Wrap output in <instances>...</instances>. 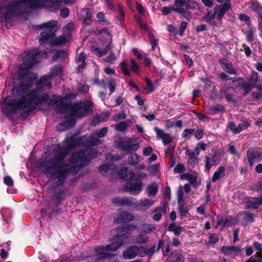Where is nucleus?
<instances>
[{"mask_svg":"<svg viewBox=\"0 0 262 262\" xmlns=\"http://www.w3.org/2000/svg\"><path fill=\"white\" fill-rule=\"evenodd\" d=\"M119 174L121 179L126 181H128L135 177L134 172L129 170L126 167L121 168L119 171Z\"/></svg>","mask_w":262,"mask_h":262,"instance_id":"a878e982","label":"nucleus"},{"mask_svg":"<svg viewBox=\"0 0 262 262\" xmlns=\"http://www.w3.org/2000/svg\"><path fill=\"white\" fill-rule=\"evenodd\" d=\"M45 0H11L5 5L0 4V21L7 22L15 17H18L31 11L45 7Z\"/></svg>","mask_w":262,"mask_h":262,"instance_id":"7ed1b4c3","label":"nucleus"},{"mask_svg":"<svg viewBox=\"0 0 262 262\" xmlns=\"http://www.w3.org/2000/svg\"><path fill=\"white\" fill-rule=\"evenodd\" d=\"M250 126V123L247 120H244L242 123L238 125V134Z\"/></svg>","mask_w":262,"mask_h":262,"instance_id":"052dcab7","label":"nucleus"},{"mask_svg":"<svg viewBox=\"0 0 262 262\" xmlns=\"http://www.w3.org/2000/svg\"><path fill=\"white\" fill-rule=\"evenodd\" d=\"M50 76L48 75L42 76L38 81H35L34 84H35L36 88L34 90H38L43 92L45 87L48 86L50 88L51 87V84L50 82ZM36 80H37V79Z\"/></svg>","mask_w":262,"mask_h":262,"instance_id":"aec40b11","label":"nucleus"},{"mask_svg":"<svg viewBox=\"0 0 262 262\" xmlns=\"http://www.w3.org/2000/svg\"><path fill=\"white\" fill-rule=\"evenodd\" d=\"M225 111V108L224 106L220 103L211 105L208 110L209 114L211 115H215L216 114H223Z\"/></svg>","mask_w":262,"mask_h":262,"instance_id":"c756f323","label":"nucleus"},{"mask_svg":"<svg viewBox=\"0 0 262 262\" xmlns=\"http://www.w3.org/2000/svg\"><path fill=\"white\" fill-rule=\"evenodd\" d=\"M254 32L252 29L247 30L246 32V40L248 42H252L254 38Z\"/></svg>","mask_w":262,"mask_h":262,"instance_id":"69168bd1","label":"nucleus"},{"mask_svg":"<svg viewBox=\"0 0 262 262\" xmlns=\"http://www.w3.org/2000/svg\"><path fill=\"white\" fill-rule=\"evenodd\" d=\"M119 67L124 75L127 76L131 75V73L127 68V63L126 61H123L121 62L119 64Z\"/></svg>","mask_w":262,"mask_h":262,"instance_id":"09e8293b","label":"nucleus"},{"mask_svg":"<svg viewBox=\"0 0 262 262\" xmlns=\"http://www.w3.org/2000/svg\"><path fill=\"white\" fill-rule=\"evenodd\" d=\"M243 219L247 222L252 223L254 221L253 214L250 211H245Z\"/></svg>","mask_w":262,"mask_h":262,"instance_id":"4d7b16f0","label":"nucleus"},{"mask_svg":"<svg viewBox=\"0 0 262 262\" xmlns=\"http://www.w3.org/2000/svg\"><path fill=\"white\" fill-rule=\"evenodd\" d=\"M63 194L62 192H56L53 196L52 200L53 202V204L57 207L63 200Z\"/></svg>","mask_w":262,"mask_h":262,"instance_id":"37998d69","label":"nucleus"},{"mask_svg":"<svg viewBox=\"0 0 262 262\" xmlns=\"http://www.w3.org/2000/svg\"><path fill=\"white\" fill-rule=\"evenodd\" d=\"M219 6L224 12L226 13V12L231 8L230 0H225V2L223 4L219 5Z\"/></svg>","mask_w":262,"mask_h":262,"instance_id":"6e6d98bb","label":"nucleus"},{"mask_svg":"<svg viewBox=\"0 0 262 262\" xmlns=\"http://www.w3.org/2000/svg\"><path fill=\"white\" fill-rule=\"evenodd\" d=\"M97 157V152L94 148L82 149L79 151L73 152L70 157L69 161L73 165H76L80 162L83 166H85Z\"/></svg>","mask_w":262,"mask_h":262,"instance_id":"0eeeda50","label":"nucleus"},{"mask_svg":"<svg viewBox=\"0 0 262 262\" xmlns=\"http://www.w3.org/2000/svg\"><path fill=\"white\" fill-rule=\"evenodd\" d=\"M167 202L166 201L163 206H158L154 209L151 210V213H156L152 216L153 220L159 222L162 218V213L165 214L166 213V204Z\"/></svg>","mask_w":262,"mask_h":262,"instance_id":"5701e85b","label":"nucleus"},{"mask_svg":"<svg viewBox=\"0 0 262 262\" xmlns=\"http://www.w3.org/2000/svg\"><path fill=\"white\" fill-rule=\"evenodd\" d=\"M252 9L258 15L262 13V5L258 2L252 3L251 4Z\"/></svg>","mask_w":262,"mask_h":262,"instance_id":"5fc2aeb1","label":"nucleus"},{"mask_svg":"<svg viewBox=\"0 0 262 262\" xmlns=\"http://www.w3.org/2000/svg\"><path fill=\"white\" fill-rule=\"evenodd\" d=\"M187 26V23L186 21L181 22L180 27L177 31V34H178L180 36H183L184 34V31H185Z\"/></svg>","mask_w":262,"mask_h":262,"instance_id":"e2e57ef3","label":"nucleus"},{"mask_svg":"<svg viewBox=\"0 0 262 262\" xmlns=\"http://www.w3.org/2000/svg\"><path fill=\"white\" fill-rule=\"evenodd\" d=\"M154 204V201L149 199H145L141 200L140 202L136 206V208L138 210H145L150 207Z\"/></svg>","mask_w":262,"mask_h":262,"instance_id":"72a5a7b5","label":"nucleus"},{"mask_svg":"<svg viewBox=\"0 0 262 262\" xmlns=\"http://www.w3.org/2000/svg\"><path fill=\"white\" fill-rule=\"evenodd\" d=\"M102 85L104 89H105L106 88H108L110 90V94H112L115 92L116 90V80L112 78L106 79V82H105L104 80L102 81Z\"/></svg>","mask_w":262,"mask_h":262,"instance_id":"bb28decb","label":"nucleus"},{"mask_svg":"<svg viewBox=\"0 0 262 262\" xmlns=\"http://www.w3.org/2000/svg\"><path fill=\"white\" fill-rule=\"evenodd\" d=\"M241 248L235 246H223L221 248V252L225 256H229L235 258L241 252Z\"/></svg>","mask_w":262,"mask_h":262,"instance_id":"a211bd4d","label":"nucleus"},{"mask_svg":"<svg viewBox=\"0 0 262 262\" xmlns=\"http://www.w3.org/2000/svg\"><path fill=\"white\" fill-rule=\"evenodd\" d=\"M234 89L232 86H228L224 90H221V94H224L226 100L228 102L235 103L236 100L233 98Z\"/></svg>","mask_w":262,"mask_h":262,"instance_id":"b1692460","label":"nucleus"},{"mask_svg":"<svg viewBox=\"0 0 262 262\" xmlns=\"http://www.w3.org/2000/svg\"><path fill=\"white\" fill-rule=\"evenodd\" d=\"M92 11L90 8H84L81 10L79 17L83 20H92Z\"/></svg>","mask_w":262,"mask_h":262,"instance_id":"4c0bfd02","label":"nucleus"},{"mask_svg":"<svg viewBox=\"0 0 262 262\" xmlns=\"http://www.w3.org/2000/svg\"><path fill=\"white\" fill-rule=\"evenodd\" d=\"M209 243L215 244L219 241V235L216 233L210 234L209 236Z\"/></svg>","mask_w":262,"mask_h":262,"instance_id":"774afa93","label":"nucleus"},{"mask_svg":"<svg viewBox=\"0 0 262 262\" xmlns=\"http://www.w3.org/2000/svg\"><path fill=\"white\" fill-rule=\"evenodd\" d=\"M246 262H262V251H257L251 256Z\"/></svg>","mask_w":262,"mask_h":262,"instance_id":"a18cd8bd","label":"nucleus"},{"mask_svg":"<svg viewBox=\"0 0 262 262\" xmlns=\"http://www.w3.org/2000/svg\"><path fill=\"white\" fill-rule=\"evenodd\" d=\"M158 191V185L153 183L148 187V192L149 195H156Z\"/></svg>","mask_w":262,"mask_h":262,"instance_id":"13d9d810","label":"nucleus"},{"mask_svg":"<svg viewBox=\"0 0 262 262\" xmlns=\"http://www.w3.org/2000/svg\"><path fill=\"white\" fill-rule=\"evenodd\" d=\"M67 144L70 149L73 150L77 147L84 145L83 137H77L75 135H73L67 139Z\"/></svg>","mask_w":262,"mask_h":262,"instance_id":"f3484780","label":"nucleus"},{"mask_svg":"<svg viewBox=\"0 0 262 262\" xmlns=\"http://www.w3.org/2000/svg\"><path fill=\"white\" fill-rule=\"evenodd\" d=\"M40 54V52L37 50L30 51L23 57V63L20 64L18 68V74L26 75L27 77H34L37 79V76L30 72V69L36 62V57Z\"/></svg>","mask_w":262,"mask_h":262,"instance_id":"39448f33","label":"nucleus"},{"mask_svg":"<svg viewBox=\"0 0 262 262\" xmlns=\"http://www.w3.org/2000/svg\"><path fill=\"white\" fill-rule=\"evenodd\" d=\"M144 249L145 247L143 246L138 247L135 245L130 246L123 252L122 255L125 259H133L138 255L140 250Z\"/></svg>","mask_w":262,"mask_h":262,"instance_id":"dca6fc26","label":"nucleus"},{"mask_svg":"<svg viewBox=\"0 0 262 262\" xmlns=\"http://www.w3.org/2000/svg\"><path fill=\"white\" fill-rule=\"evenodd\" d=\"M164 245V241L163 239L159 240L157 248L156 249V245L152 246L149 249L145 250L144 253L147 255L148 258H150L154 254L156 251H158Z\"/></svg>","mask_w":262,"mask_h":262,"instance_id":"473e14b6","label":"nucleus"},{"mask_svg":"<svg viewBox=\"0 0 262 262\" xmlns=\"http://www.w3.org/2000/svg\"><path fill=\"white\" fill-rule=\"evenodd\" d=\"M186 153L187 155L188 156V163L189 164H190L192 166H194L198 163L199 159L196 156H194V153L192 151L188 149L186 150Z\"/></svg>","mask_w":262,"mask_h":262,"instance_id":"ea45409f","label":"nucleus"},{"mask_svg":"<svg viewBox=\"0 0 262 262\" xmlns=\"http://www.w3.org/2000/svg\"><path fill=\"white\" fill-rule=\"evenodd\" d=\"M227 128L229 129L233 134L236 135L238 134V126H236V124L233 122H229L227 125Z\"/></svg>","mask_w":262,"mask_h":262,"instance_id":"864d4df0","label":"nucleus"},{"mask_svg":"<svg viewBox=\"0 0 262 262\" xmlns=\"http://www.w3.org/2000/svg\"><path fill=\"white\" fill-rule=\"evenodd\" d=\"M178 210L181 218H188L190 216V213H189V208H188V206L179 208Z\"/></svg>","mask_w":262,"mask_h":262,"instance_id":"8fccbe9b","label":"nucleus"},{"mask_svg":"<svg viewBox=\"0 0 262 262\" xmlns=\"http://www.w3.org/2000/svg\"><path fill=\"white\" fill-rule=\"evenodd\" d=\"M58 21L55 20H50L37 26L39 30L45 29L40 33L41 37L39 39V43L43 45L50 38H53L55 36V33L58 29L57 26Z\"/></svg>","mask_w":262,"mask_h":262,"instance_id":"6e6552de","label":"nucleus"},{"mask_svg":"<svg viewBox=\"0 0 262 262\" xmlns=\"http://www.w3.org/2000/svg\"><path fill=\"white\" fill-rule=\"evenodd\" d=\"M116 60V57L115 54L113 51H111L108 56H107L105 59V61L106 62L110 63H114L115 61Z\"/></svg>","mask_w":262,"mask_h":262,"instance_id":"338daca9","label":"nucleus"},{"mask_svg":"<svg viewBox=\"0 0 262 262\" xmlns=\"http://www.w3.org/2000/svg\"><path fill=\"white\" fill-rule=\"evenodd\" d=\"M67 41V38L65 36L62 35L58 37L53 39L50 43L53 46H59L64 44Z\"/></svg>","mask_w":262,"mask_h":262,"instance_id":"79ce46f5","label":"nucleus"},{"mask_svg":"<svg viewBox=\"0 0 262 262\" xmlns=\"http://www.w3.org/2000/svg\"><path fill=\"white\" fill-rule=\"evenodd\" d=\"M219 63L222 69L227 73L237 75V71L234 68L233 63L225 58L220 59Z\"/></svg>","mask_w":262,"mask_h":262,"instance_id":"6ab92c4d","label":"nucleus"},{"mask_svg":"<svg viewBox=\"0 0 262 262\" xmlns=\"http://www.w3.org/2000/svg\"><path fill=\"white\" fill-rule=\"evenodd\" d=\"M28 97L14 98L13 96H6L3 99L5 104L2 108V112L9 120L14 121V115L18 112L23 111L26 113L34 111L36 106L45 103L48 105H56L55 111L60 114L64 113V109L69 104L64 102L62 96L52 95V98L47 93H42L38 90H33L27 95Z\"/></svg>","mask_w":262,"mask_h":262,"instance_id":"f257e3e1","label":"nucleus"},{"mask_svg":"<svg viewBox=\"0 0 262 262\" xmlns=\"http://www.w3.org/2000/svg\"><path fill=\"white\" fill-rule=\"evenodd\" d=\"M221 152L219 150H215L210 158L208 156H206L205 158V167L206 169L209 171L210 170L212 166H216L219 165L221 161Z\"/></svg>","mask_w":262,"mask_h":262,"instance_id":"ddd939ff","label":"nucleus"},{"mask_svg":"<svg viewBox=\"0 0 262 262\" xmlns=\"http://www.w3.org/2000/svg\"><path fill=\"white\" fill-rule=\"evenodd\" d=\"M225 176V168L224 166L219 167L213 174L211 178L212 182H215L219 179L222 178Z\"/></svg>","mask_w":262,"mask_h":262,"instance_id":"c9c22d12","label":"nucleus"},{"mask_svg":"<svg viewBox=\"0 0 262 262\" xmlns=\"http://www.w3.org/2000/svg\"><path fill=\"white\" fill-rule=\"evenodd\" d=\"M133 140L131 138H127L125 140H121L118 142V147L121 149V154L126 156L129 154L136 151L139 147L138 143H132Z\"/></svg>","mask_w":262,"mask_h":262,"instance_id":"1a4fd4ad","label":"nucleus"},{"mask_svg":"<svg viewBox=\"0 0 262 262\" xmlns=\"http://www.w3.org/2000/svg\"><path fill=\"white\" fill-rule=\"evenodd\" d=\"M67 103L69 104L64 109V113L68 109H69L70 115L73 117L81 118L93 113V103L90 100H86L84 102L80 101L74 104H72L71 102Z\"/></svg>","mask_w":262,"mask_h":262,"instance_id":"20e7f679","label":"nucleus"},{"mask_svg":"<svg viewBox=\"0 0 262 262\" xmlns=\"http://www.w3.org/2000/svg\"><path fill=\"white\" fill-rule=\"evenodd\" d=\"M93 136L94 135H92L89 139L84 141V145L85 146H94L101 144L102 141L100 139Z\"/></svg>","mask_w":262,"mask_h":262,"instance_id":"e433bc0d","label":"nucleus"},{"mask_svg":"<svg viewBox=\"0 0 262 262\" xmlns=\"http://www.w3.org/2000/svg\"><path fill=\"white\" fill-rule=\"evenodd\" d=\"M148 35L149 42L151 45L152 50H154L158 45V40L155 38L152 33L148 32Z\"/></svg>","mask_w":262,"mask_h":262,"instance_id":"603ef678","label":"nucleus"},{"mask_svg":"<svg viewBox=\"0 0 262 262\" xmlns=\"http://www.w3.org/2000/svg\"><path fill=\"white\" fill-rule=\"evenodd\" d=\"M168 259L169 262H185L183 254L177 251L172 252Z\"/></svg>","mask_w":262,"mask_h":262,"instance_id":"7c9ffc66","label":"nucleus"},{"mask_svg":"<svg viewBox=\"0 0 262 262\" xmlns=\"http://www.w3.org/2000/svg\"><path fill=\"white\" fill-rule=\"evenodd\" d=\"M96 18L99 23L102 25H108L110 22L106 19L103 12H99L96 14Z\"/></svg>","mask_w":262,"mask_h":262,"instance_id":"49530a36","label":"nucleus"},{"mask_svg":"<svg viewBox=\"0 0 262 262\" xmlns=\"http://www.w3.org/2000/svg\"><path fill=\"white\" fill-rule=\"evenodd\" d=\"M216 11L217 8H214L213 12L212 11L208 12L206 15L202 18V21H206L211 26L213 25L214 24V22H213L212 19H213L216 15Z\"/></svg>","mask_w":262,"mask_h":262,"instance_id":"2f4dec72","label":"nucleus"},{"mask_svg":"<svg viewBox=\"0 0 262 262\" xmlns=\"http://www.w3.org/2000/svg\"><path fill=\"white\" fill-rule=\"evenodd\" d=\"M239 85L241 87V89L244 92L243 94L244 96H246L251 91V88L249 87V83H239Z\"/></svg>","mask_w":262,"mask_h":262,"instance_id":"680f3d73","label":"nucleus"},{"mask_svg":"<svg viewBox=\"0 0 262 262\" xmlns=\"http://www.w3.org/2000/svg\"><path fill=\"white\" fill-rule=\"evenodd\" d=\"M19 83L17 85H14L11 89V93L14 98V96H20L19 98L26 97L28 91L32 88L37 79L34 77H27L26 75H23L21 74H18Z\"/></svg>","mask_w":262,"mask_h":262,"instance_id":"423d86ee","label":"nucleus"},{"mask_svg":"<svg viewBox=\"0 0 262 262\" xmlns=\"http://www.w3.org/2000/svg\"><path fill=\"white\" fill-rule=\"evenodd\" d=\"M108 132V128L106 127H102L98 133H93L92 135L96 136L99 138L104 137Z\"/></svg>","mask_w":262,"mask_h":262,"instance_id":"0e129e2a","label":"nucleus"},{"mask_svg":"<svg viewBox=\"0 0 262 262\" xmlns=\"http://www.w3.org/2000/svg\"><path fill=\"white\" fill-rule=\"evenodd\" d=\"M62 72L63 66L60 64H56L51 69L50 74L48 76H50L51 79L53 77L61 76Z\"/></svg>","mask_w":262,"mask_h":262,"instance_id":"c85d7f7f","label":"nucleus"},{"mask_svg":"<svg viewBox=\"0 0 262 262\" xmlns=\"http://www.w3.org/2000/svg\"><path fill=\"white\" fill-rule=\"evenodd\" d=\"M71 150L67 145L63 146L59 148L54 159L51 158L39 160L37 165L39 168H42V172L47 177L54 180L57 179L62 183L69 174L77 172L75 166H72L63 161Z\"/></svg>","mask_w":262,"mask_h":262,"instance_id":"f03ea898","label":"nucleus"},{"mask_svg":"<svg viewBox=\"0 0 262 262\" xmlns=\"http://www.w3.org/2000/svg\"><path fill=\"white\" fill-rule=\"evenodd\" d=\"M104 4L108 9L113 12L117 11V7L118 9L119 14L116 18L119 22V24L123 26L124 24L125 12L123 6L119 3L116 4L115 0H104Z\"/></svg>","mask_w":262,"mask_h":262,"instance_id":"9d476101","label":"nucleus"},{"mask_svg":"<svg viewBox=\"0 0 262 262\" xmlns=\"http://www.w3.org/2000/svg\"><path fill=\"white\" fill-rule=\"evenodd\" d=\"M149 240V237L142 233L135 235L133 237V241L135 244H145Z\"/></svg>","mask_w":262,"mask_h":262,"instance_id":"f704fd0d","label":"nucleus"},{"mask_svg":"<svg viewBox=\"0 0 262 262\" xmlns=\"http://www.w3.org/2000/svg\"><path fill=\"white\" fill-rule=\"evenodd\" d=\"M72 116L68 117L65 121L60 123L57 127L58 129L64 131L68 129L70 127L74 126L76 123V120Z\"/></svg>","mask_w":262,"mask_h":262,"instance_id":"412c9836","label":"nucleus"},{"mask_svg":"<svg viewBox=\"0 0 262 262\" xmlns=\"http://www.w3.org/2000/svg\"><path fill=\"white\" fill-rule=\"evenodd\" d=\"M122 245V241L119 239H117L116 242H112L106 246H97L94 248V251L96 254L104 252L105 251L114 252L118 249L119 247H120Z\"/></svg>","mask_w":262,"mask_h":262,"instance_id":"4468645a","label":"nucleus"},{"mask_svg":"<svg viewBox=\"0 0 262 262\" xmlns=\"http://www.w3.org/2000/svg\"><path fill=\"white\" fill-rule=\"evenodd\" d=\"M172 11H173L176 12L180 11V10L178 9H175V7H173L172 6H165V7H163L161 9V11H162V14L163 15H167Z\"/></svg>","mask_w":262,"mask_h":262,"instance_id":"3c124183","label":"nucleus"},{"mask_svg":"<svg viewBox=\"0 0 262 262\" xmlns=\"http://www.w3.org/2000/svg\"><path fill=\"white\" fill-rule=\"evenodd\" d=\"M122 206H131L135 204L136 200L132 197L121 198Z\"/></svg>","mask_w":262,"mask_h":262,"instance_id":"c03bdc74","label":"nucleus"},{"mask_svg":"<svg viewBox=\"0 0 262 262\" xmlns=\"http://www.w3.org/2000/svg\"><path fill=\"white\" fill-rule=\"evenodd\" d=\"M67 56V52L64 50H60L57 51L52 58L53 60H55L59 58H64Z\"/></svg>","mask_w":262,"mask_h":262,"instance_id":"bf43d9fd","label":"nucleus"},{"mask_svg":"<svg viewBox=\"0 0 262 262\" xmlns=\"http://www.w3.org/2000/svg\"><path fill=\"white\" fill-rule=\"evenodd\" d=\"M247 158L252 159L257 162L262 160V153L259 149L257 148H250L246 152Z\"/></svg>","mask_w":262,"mask_h":262,"instance_id":"4be33fe9","label":"nucleus"},{"mask_svg":"<svg viewBox=\"0 0 262 262\" xmlns=\"http://www.w3.org/2000/svg\"><path fill=\"white\" fill-rule=\"evenodd\" d=\"M173 5L176 7L175 9L180 10L179 12H176L179 14H185L187 9L194 8V3L191 0H175Z\"/></svg>","mask_w":262,"mask_h":262,"instance_id":"f8f14e48","label":"nucleus"},{"mask_svg":"<svg viewBox=\"0 0 262 262\" xmlns=\"http://www.w3.org/2000/svg\"><path fill=\"white\" fill-rule=\"evenodd\" d=\"M128 126V123L123 121L115 125V130L119 132H124Z\"/></svg>","mask_w":262,"mask_h":262,"instance_id":"de8ad7c7","label":"nucleus"},{"mask_svg":"<svg viewBox=\"0 0 262 262\" xmlns=\"http://www.w3.org/2000/svg\"><path fill=\"white\" fill-rule=\"evenodd\" d=\"M217 225H222L223 228L228 227L232 225V217L231 216H223L220 218L219 215L217 216Z\"/></svg>","mask_w":262,"mask_h":262,"instance_id":"cd10ccee","label":"nucleus"},{"mask_svg":"<svg viewBox=\"0 0 262 262\" xmlns=\"http://www.w3.org/2000/svg\"><path fill=\"white\" fill-rule=\"evenodd\" d=\"M126 183L124 186L127 191L133 195H137L142 191L143 182L139 178H132Z\"/></svg>","mask_w":262,"mask_h":262,"instance_id":"9b49d317","label":"nucleus"},{"mask_svg":"<svg viewBox=\"0 0 262 262\" xmlns=\"http://www.w3.org/2000/svg\"><path fill=\"white\" fill-rule=\"evenodd\" d=\"M140 162V157L136 153L130 154L128 157V163L129 165L135 166Z\"/></svg>","mask_w":262,"mask_h":262,"instance_id":"a19ab883","label":"nucleus"},{"mask_svg":"<svg viewBox=\"0 0 262 262\" xmlns=\"http://www.w3.org/2000/svg\"><path fill=\"white\" fill-rule=\"evenodd\" d=\"M135 228L136 226L134 224H127L116 228L115 231L117 235L113 242H116L117 239H119L122 241L123 244L124 240L123 238V236L129 233Z\"/></svg>","mask_w":262,"mask_h":262,"instance_id":"2eb2a0df","label":"nucleus"},{"mask_svg":"<svg viewBox=\"0 0 262 262\" xmlns=\"http://www.w3.org/2000/svg\"><path fill=\"white\" fill-rule=\"evenodd\" d=\"M134 220V216L132 213L123 212L119 214V216L115 219V221L118 223H127L133 221Z\"/></svg>","mask_w":262,"mask_h":262,"instance_id":"393cba45","label":"nucleus"},{"mask_svg":"<svg viewBox=\"0 0 262 262\" xmlns=\"http://www.w3.org/2000/svg\"><path fill=\"white\" fill-rule=\"evenodd\" d=\"M156 229V227L154 225L151 224H143L141 226V229L140 233H142L145 235L152 232Z\"/></svg>","mask_w":262,"mask_h":262,"instance_id":"58836bf2","label":"nucleus"}]
</instances>
